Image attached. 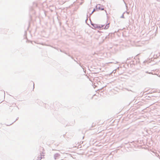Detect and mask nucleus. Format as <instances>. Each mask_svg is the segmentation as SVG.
<instances>
[{
	"mask_svg": "<svg viewBox=\"0 0 160 160\" xmlns=\"http://www.w3.org/2000/svg\"><path fill=\"white\" fill-rule=\"evenodd\" d=\"M96 9L97 10H103L104 9V7L103 6L100 4H98L96 7Z\"/></svg>",
	"mask_w": 160,
	"mask_h": 160,
	"instance_id": "f257e3e1",
	"label": "nucleus"
},
{
	"mask_svg": "<svg viewBox=\"0 0 160 160\" xmlns=\"http://www.w3.org/2000/svg\"><path fill=\"white\" fill-rule=\"evenodd\" d=\"M109 27V23L107 24L105 26V29H108Z\"/></svg>",
	"mask_w": 160,
	"mask_h": 160,
	"instance_id": "f03ea898",
	"label": "nucleus"
},
{
	"mask_svg": "<svg viewBox=\"0 0 160 160\" xmlns=\"http://www.w3.org/2000/svg\"><path fill=\"white\" fill-rule=\"evenodd\" d=\"M95 9H94V10H93L92 13H93L94 12H95Z\"/></svg>",
	"mask_w": 160,
	"mask_h": 160,
	"instance_id": "7ed1b4c3",
	"label": "nucleus"
}]
</instances>
